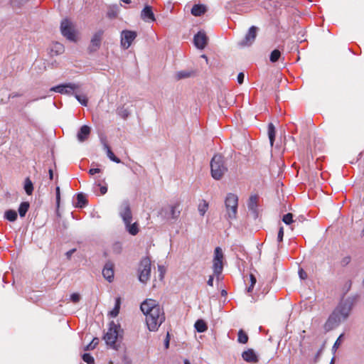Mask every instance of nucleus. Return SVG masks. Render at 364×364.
<instances>
[{
	"label": "nucleus",
	"instance_id": "72a5a7b5",
	"mask_svg": "<svg viewBox=\"0 0 364 364\" xmlns=\"http://www.w3.org/2000/svg\"><path fill=\"white\" fill-rule=\"evenodd\" d=\"M180 204L176 203L171 206V216L172 218L176 219L180 215L181 210L179 209Z\"/></svg>",
	"mask_w": 364,
	"mask_h": 364
},
{
	"label": "nucleus",
	"instance_id": "f704fd0d",
	"mask_svg": "<svg viewBox=\"0 0 364 364\" xmlns=\"http://www.w3.org/2000/svg\"><path fill=\"white\" fill-rule=\"evenodd\" d=\"M237 341L240 343H242V344H245L248 341V336H247V334L243 330H242V329H240L238 331V333H237Z\"/></svg>",
	"mask_w": 364,
	"mask_h": 364
},
{
	"label": "nucleus",
	"instance_id": "20e7f679",
	"mask_svg": "<svg viewBox=\"0 0 364 364\" xmlns=\"http://www.w3.org/2000/svg\"><path fill=\"white\" fill-rule=\"evenodd\" d=\"M211 175L215 180H220L228 168L225 165L224 159L221 155H215L210 162Z\"/></svg>",
	"mask_w": 364,
	"mask_h": 364
},
{
	"label": "nucleus",
	"instance_id": "e2e57ef3",
	"mask_svg": "<svg viewBox=\"0 0 364 364\" xmlns=\"http://www.w3.org/2000/svg\"><path fill=\"white\" fill-rule=\"evenodd\" d=\"M201 57H202L203 58H205L206 60H208V58H207V56H206V55H202V56H201Z\"/></svg>",
	"mask_w": 364,
	"mask_h": 364
},
{
	"label": "nucleus",
	"instance_id": "680f3d73",
	"mask_svg": "<svg viewBox=\"0 0 364 364\" xmlns=\"http://www.w3.org/2000/svg\"><path fill=\"white\" fill-rule=\"evenodd\" d=\"M184 364H191V363H190V362L187 359H186L184 360Z\"/></svg>",
	"mask_w": 364,
	"mask_h": 364
},
{
	"label": "nucleus",
	"instance_id": "e433bc0d",
	"mask_svg": "<svg viewBox=\"0 0 364 364\" xmlns=\"http://www.w3.org/2000/svg\"><path fill=\"white\" fill-rule=\"evenodd\" d=\"M99 188L100 195H105L107 191V187L106 186H101L100 183H95L93 187V191L97 195V189Z\"/></svg>",
	"mask_w": 364,
	"mask_h": 364
},
{
	"label": "nucleus",
	"instance_id": "a211bd4d",
	"mask_svg": "<svg viewBox=\"0 0 364 364\" xmlns=\"http://www.w3.org/2000/svg\"><path fill=\"white\" fill-rule=\"evenodd\" d=\"M91 129L87 125H83L77 132V138L80 142H83L87 139L90 134Z\"/></svg>",
	"mask_w": 364,
	"mask_h": 364
},
{
	"label": "nucleus",
	"instance_id": "4d7b16f0",
	"mask_svg": "<svg viewBox=\"0 0 364 364\" xmlns=\"http://www.w3.org/2000/svg\"><path fill=\"white\" fill-rule=\"evenodd\" d=\"M213 280H214L213 276H212V275L210 276L209 279H208V280L207 282L208 285H209L210 287H213Z\"/></svg>",
	"mask_w": 364,
	"mask_h": 364
},
{
	"label": "nucleus",
	"instance_id": "69168bd1",
	"mask_svg": "<svg viewBox=\"0 0 364 364\" xmlns=\"http://www.w3.org/2000/svg\"><path fill=\"white\" fill-rule=\"evenodd\" d=\"M330 364H333V358L331 360Z\"/></svg>",
	"mask_w": 364,
	"mask_h": 364
},
{
	"label": "nucleus",
	"instance_id": "a878e982",
	"mask_svg": "<svg viewBox=\"0 0 364 364\" xmlns=\"http://www.w3.org/2000/svg\"><path fill=\"white\" fill-rule=\"evenodd\" d=\"M129 233L132 235H136L139 232V228L136 223L132 224L124 223Z\"/></svg>",
	"mask_w": 364,
	"mask_h": 364
},
{
	"label": "nucleus",
	"instance_id": "7ed1b4c3",
	"mask_svg": "<svg viewBox=\"0 0 364 364\" xmlns=\"http://www.w3.org/2000/svg\"><path fill=\"white\" fill-rule=\"evenodd\" d=\"M123 330L119 324L115 323L114 321L109 323L107 332L104 336V339L107 346L110 348L117 350L119 345L117 341L122 338Z\"/></svg>",
	"mask_w": 364,
	"mask_h": 364
},
{
	"label": "nucleus",
	"instance_id": "c03bdc74",
	"mask_svg": "<svg viewBox=\"0 0 364 364\" xmlns=\"http://www.w3.org/2000/svg\"><path fill=\"white\" fill-rule=\"evenodd\" d=\"M351 261V257L350 256L348 255V256H345L344 257H343L341 260V265L343 266V267H345L346 265H348Z\"/></svg>",
	"mask_w": 364,
	"mask_h": 364
},
{
	"label": "nucleus",
	"instance_id": "8fccbe9b",
	"mask_svg": "<svg viewBox=\"0 0 364 364\" xmlns=\"http://www.w3.org/2000/svg\"><path fill=\"white\" fill-rule=\"evenodd\" d=\"M60 188L58 186V187H56V205H57L58 208L60 205Z\"/></svg>",
	"mask_w": 364,
	"mask_h": 364
},
{
	"label": "nucleus",
	"instance_id": "dca6fc26",
	"mask_svg": "<svg viewBox=\"0 0 364 364\" xmlns=\"http://www.w3.org/2000/svg\"><path fill=\"white\" fill-rule=\"evenodd\" d=\"M102 36V32L97 31L92 37L90 46L89 48L91 52L96 51L100 48L101 44Z\"/></svg>",
	"mask_w": 364,
	"mask_h": 364
},
{
	"label": "nucleus",
	"instance_id": "37998d69",
	"mask_svg": "<svg viewBox=\"0 0 364 364\" xmlns=\"http://www.w3.org/2000/svg\"><path fill=\"white\" fill-rule=\"evenodd\" d=\"M250 285L247 288V291L251 292L257 282L256 277L252 274H250Z\"/></svg>",
	"mask_w": 364,
	"mask_h": 364
},
{
	"label": "nucleus",
	"instance_id": "f3484780",
	"mask_svg": "<svg viewBox=\"0 0 364 364\" xmlns=\"http://www.w3.org/2000/svg\"><path fill=\"white\" fill-rule=\"evenodd\" d=\"M102 275L109 282H112L114 279V269L112 263L107 262L105 264L102 269Z\"/></svg>",
	"mask_w": 364,
	"mask_h": 364
},
{
	"label": "nucleus",
	"instance_id": "052dcab7",
	"mask_svg": "<svg viewBox=\"0 0 364 364\" xmlns=\"http://www.w3.org/2000/svg\"><path fill=\"white\" fill-rule=\"evenodd\" d=\"M122 2L123 3H125V4H130L131 3V0H121Z\"/></svg>",
	"mask_w": 364,
	"mask_h": 364
},
{
	"label": "nucleus",
	"instance_id": "6ab92c4d",
	"mask_svg": "<svg viewBox=\"0 0 364 364\" xmlns=\"http://www.w3.org/2000/svg\"><path fill=\"white\" fill-rule=\"evenodd\" d=\"M101 141H102V144L103 146V149L106 151L107 157L111 161H112L117 164L121 163V160L114 154V153L111 150L110 146L108 145V144L106 142V141L105 139H102Z\"/></svg>",
	"mask_w": 364,
	"mask_h": 364
},
{
	"label": "nucleus",
	"instance_id": "58836bf2",
	"mask_svg": "<svg viewBox=\"0 0 364 364\" xmlns=\"http://www.w3.org/2000/svg\"><path fill=\"white\" fill-rule=\"evenodd\" d=\"M282 221L287 225L291 224L294 222L293 220V214L290 213L285 214L282 218Z\"/></svg>",
	"mask_w": 364,
	"mask_h": 364
},
{
	"label": "nucleus",
	"instance_id": "a18cd8bd",
	"mask_svg": "<svg viewBox=\"0 0 364 364\" xmlns=\"http://www.w3.org/2000/svg\"><path fill=\"white\" fill-rule=\"evenodd\" d=\"M28 0H11L13 6H19L21 4L28 1Z\"/></svg>",
	"mask_w": 364,
	"mask_h": 364
},
{
	"label": "nucleus",
	"instance_id": "cd10ccee",
	"mask_svg": "<svg viewBox=\"0 0 364 364\" xmlns=\"http://www.w3.org/2000/svg\"><path fill=\"white\" fill-rule=\"evenodd\" d=\"M17 213L14 210H8L4 213V218L10 222L15 221L17 219Z\"/></svg>",
	"mask_w": 364,
	"mask_h": 364
},
{
	"label": "nucleus",
	"instance_id": "f257e3e1",
	"mask_svg": "<svg viewBox=\"0 0 364 364\" xmlns=\"http://www.w3.org/2000/svg\"><path fill=\"white\" fill-rule=\"evenodd\" d=\"M140 309L146 316V323L149 330L157 331L165 320L164 311L159 303L151 299H146L141 304Z\"/></svg>",
	"mask_w": 364,
	"mask_h": 364
},
{
	"label": "nucleus",
	"instance_id": "0e129e2a",
	"mask_svg": "<svg viewBox=\"0 0 364 364\" xmlns=\"http://www.w3.org/2000/svg\"><path fill=\"white\" fill-rule=\"evenodd\" d=\"M16 96H18L17 94H14V95H11V97H16Z\"/></svg>",
	"mask_w": 364,
	"mask_h": 364
},
{
	"label": "nucleus",
	"instance_id": "f8f14e48",
	"mask_svg": "<svg viewBox=\"0 0 364 364\" xmlns=\"http://www.w3.org/2000/svg\"><path fill=\"white\" fill-rule=\"evenodd\" d=\"M257 30V28L255 26L250 27L245 38L240 43V45L242 46H249L252 45L256 38Z\"/></svg>",
	"mask_w": 364,
	"mask_h": 364
},
{
	"label": "nucleus",
	"instance_id": "39448f33",
	"mask_svg": "<svg viewBox=\"0 0 364 364\" xmlns=\"http://www.w3.org/2000/svg\"><path fill=\"white\" fill-rule=\"evenodd\" d=\"M226 218L232 220L236 218L237 213L238 198L234 193H228L225 200Z\"/></svg>",
	"mask_w": 364,
	"mask_h": 364
},
{
	"label": "nucleus",
	"instance_id": "864d4df0",
	"mask_svg": "<svg viewBox=\"0 0 364 364\" xmlns=\"http://www.w3.org/2000/svg\"><path fill=\"white\" fill-rule=\"evenodd\" d=\"M158 269L160 272L161 279H162L164 277V272H165V269H164V266L159 265L158 266Z\"/></svg>",
	"mask_w": 364,
	"mask_h": 364
},
{
	"label": "nucleus",
	"instance_id": "bb28decb",
	"mask_svg": "<svg viewBox=\"0 0 364 364\" xmlns=\"http://www.w3.org/2000/svg\"><path fill=\"white\" fill-rule=\"evenodd\" d=\"M208 209V203L205 200H202L198 206V210L199 212V214L201 216H203L205 214V213L207 212Z\"/></svg>",
	"mask_w": 364,
	"mask_h": 364
},
{
	"label": "nucleus",
	"instance_id": "4be33fe9",
	"mask_svg": "<svg viewBox=\"0 0 364 364\" xmlns=\"http://www.w3.org/2000/svg\"><path fill=\"white\" fill-rule=\"evenodd\" d=\"M193 75V72L192 70H180L175 73V77L179 80L182 79H186L191 77Z\"/></svg>",
	"mask_w": 364,
	"mask_h": 364
},
{
	"label": "nucleus",
	"instance_id": "c9c22d12",
	"mask_svg": "<svg viewBox=\"0 0 364 364\" xmlns=\"http://www.w3.org/2000/svg\"><path fill=\"white\" fill-rule=\"evenodd\" d=\"M281 57V52L278 49H274L270 54L269 60L272 63H276Z\"/></svg>",
	"mask_w": 364,
	"mask_h": 364
},
{
	"label": "nucleus",
	"instance_id": "c756f323",
	"mask_svg": "<svg viewBox=\"0 0 364 364\" xmlns=\"http://www.w3.org/2000/svg\"><path fill=\"white\" fill-rule=\"evenodd\" d=\"M29 203L28 202H22L18 208L19 215L23 218L26 215L29 208Z\"/></svg>",
	"mask_w": 364,
	"mask_h": 364
},
{
	"label": "nucleus",
	"instance_id": "49530a36",
	"mask_svg": "<svg viewBox=\"0 0 364 364\" xmlns=\"http://www.w3.org/2000/svg\"><path fill=\"white\" fill-rule=\"evenodd\" d=\"M80 299V296L77 293H73L70 295V300L73 302V303H77Z\"/></svg>",
	"mask_w": 364,
	"mask_h": 364
},
{
	"label": "nucleus",
	"instance_id": "79ce46f5",
	"mask_svg": "<svg viewBox=\"0 0 364 364\" xmlns=\"http://www.w3.org/2000/svg\"><path fill=\"white\" fill-rule=\"evenodd\" d=\"M76 100L83 106L87 105V98L85 95H80L75 94V95Z\"/></svg>",
	"mask_w": 364,
	"mask_h": 364
},
{
	"label": "nucleus",
	"instance_id": "bf43d9fd",
	"mask_svg": "<svg viewBox=\"0 0 364 364\" xmlns=\"http://www.w3.org/2000/svg\"><path fill=\"white\" fill-rule=\"evenodd\" d=\"M48 172H49V178H50V180H52V179H53V170H52L51 168H50V169H49V171H48Z\"/></svg>",
	"mask_w": 364,
	"mask_h": 364
},
{
	"label": "nucleus",
	"instance_id": "6e6552de",
	"mask_svg": "<svg viewBox=\"0 0 364 364\" xmlns=\"http://www.w3.org/2000/svg\"><path fill=\"white\" fill-rule=\"evenodd\" d=\"M60 31L63 36H65L67 39L75 41V34L73 28V25L71 22H70L68 19H64L62 21L60 24Z\"/></svg>",
	"mask_w": 364,
	"mask_h": 364
},
{
	"label": "nucleus",
	"instance_id": "a19ab883",
	"mask_svg": "<svg viewBox=\"0 0 364 364\" xmlns=\"http://www.w3.org/2000/svg\"><path fill=\"white\" fill-rule=\"evenodd\" d=\"M82 360L87 364H94V358L90 353H84L82 356Z\"/></svg>",
	"mask_w": 364,
	"mask_h": 364
},
{
	"label": "nucleus",
	"instance_id": "de8ad7c7",
	"mask_svg": "<svg viewBox=\"0 0 364 364\" xmlns=\"http://www.w3.org/2000/svg\"><path fill=\"white\" fill-rule=\"evenodd\" d=\"M283 237H284V228H283V227H280L279 232H278V235H277V240L279 242H281L283 240Z\"/></svg>",
	"mask_w": 364,
	"mask_h": 364
},
{
	"label": "nucleus",
	"instance_id": "b1692460",
	"mask_svg": "<svg viewBox=\"0 0 364 364\" xmlns=\"http://www.w3.org/2000/svg\"><path fill=\"white\" fill-rule=\"evenodd\" d=\"M194 326L199 333H203L208 329L206 323L202 319L197 320Z\"/></svg>",
	"mask_w": 364,
	"mask_h": 364
},
{
	"label": "nucleus",
	"instance_id": "9d476101",
	"mask_svg": "<svg viewBox=\"0 0 364 364\" xmlns=\"http://www.w3.org/2000/svg\"><path fill=\"white\" fill-rule=\"evenodd\" d=\"M119 215L124 223H130L132 221V213L128 200H124L119 207Z\"/></svg>",
	"mask_w": 364,
	"mask_h": 364
},
{
	"label": "nucleus",
	"instance_id": "412c9836",
	"mask_svg": "<svg viewBox=\"0 0 364 364\" xmlns=\"http://www.w3.org/2000/svg\"><path fill=\"white\" fill-rule=\"evenodd\" d=\"M206 7L203 4H195L191 9V13L194 16H200L206 12Z\"/></svg>",
	"mask_w": 364,
	"mask_h": 364
},
{
	"label": "nucleus",
	"instance_id": "ea45409f",
	"mask_svg": "<svg viewBox=\"0 0 364 364\" xmlns=\"http://www.w3.org/2000/svg\"><path fill=\"white\" fill-rule=\"evenodd\" d=\"M117 113L124 119H126L130 114L129 110L124 107L119 109Z\"/></svg>",
	"mask_w": 364,
	"mask_h": 364
},
{
	"label": "nucleus",
	"instance_id": "0eeeda50",
	"mask_svg": "<svg viewBox=\"0 0 364 364\" xmlns=\"http://www.w3.org/2000/svg\"><path fill=\"white\" fill-rule=\"evenodd\" d=\"M223 252L220 247H217L214 251L213 269L215 275H220L223 269Z\"/></svg>",
	"mask_w": 364,
	"mask_h": 364
},
{
	"label": "nucleus",
	"instance_id": "f03ea898",
	"mask_svg": "<svg viewBox=\"0 0 364 364\" xmlns=\"http://www.w3.org/2000/svg\"><path fill=\"white\" fill-rule=\"evenodd\" d=\"M353 301L350 299L342 300L324 324V329L330 331L339 326L342 321L346 319L352 309Z\"/></svg>",
	"mask_w": 364,
	"mask_h": 364
},
{
	"label": "nucleus",
	"instance_id": "ddd939ff",
	"mask_svg": "<svg viewBox=\"0 0 364 364\" xmlns=\"http://www.w3.org/2000/svg\"><path fill=\"white\" fill-rule=\"evenodd\" d=\"M141 18L146 23H151L156 21L152 7L146 5L141 12Z\"/></svg>",
	"mask_w": 364,
	"mask_h": 364
},
{
	"label": "nucleus",
	"instance_id": "13d9d810",
	"mask_svg": "<svg viewBox=\"0 0 364 364\" xmlns=\"http://www.w3.org/2000/svg\"><path fill=\"white\" fill-rule=\"evenodd\" d=\"M75 251V249H73V250H69L68 252H66V255L67 257L69 258L71 257V255L74 253V252Z\"/></svg>",
	"mask_w": 364,
	"mask_h": 364
},
{
	"label": "nucleus",
	"instance_id": "2eb2a0df",
	"mask_svg": "<svg viewBox=\"0 0 364 364\" xmlns=\"http://www.w3.org/2000/svg\"><path fill=\"white\" fill-rule=\"evenodd\" d=\"M242 358L245 361L250 363H257L259 361L257 355L252 348L245 350L242 353Z\"/></svg>",
	"mask_w": 364,
	"mask_h": 364
},
{
	"label": "nucleus",
	"instance_id": "393cba45",
	"mask_svg": "<svg viewBox=\"0 0 364 364\" xmlns=\"http://www.w3.org/2000/svg\"><path fill=\"white\" fill-rule=\"evenodd\" d=\"M268 136L270 145L272 146L275 139V127L272 123L268 124Z\"/></svg>",
	"mask_w": 364,
	"mask_h": 364
},
{
	"label": "nucleus",
	"instance_id": "4c0bfd02",
	"mask_svg": "<svg viewBox=\"0 0 364 364\" xmlns=\"http://www.w3.org/2000/svg\"><path fill=\"white\" fill-rule=\"evenodd\" d=\"M98 343H99V340H98V338H94L92 339V341H91L88 345H87V346L85 347L84 350H92V349H94V348L97 346V345L98 344Z\"/></svg>",
	"mask_w": 364,
	"mask_h": 364
},
{
	"label": "nucleus",
	"instance_id": "aec40b11",
	"mask_svg": "<svg viewBox=\"0 0 364 364\" xmlns=\"http://www.w3.org/2000/svg\"><path fill=\"white\" fill-rule=\"evenodd\" d=\"M257 200L258 196L256 195L251 196L249 198L247 206L250 211L257 216Z\"/></svg>",
	"mask_w": 364,
	"mask_h": 364
},
{
	"label": "nucleus",
	"instance_id": "338daca9",
	"mask_svg": "<svg viewBox=\"0 0 364 364\" xmlns=\"http://www.w3.org/2000/svg\"><path fill=\"white\" fill-rule=\"evenodd\" d=\"M363 285H364V279H363Z\"/></svg>",
	"mask_w": 364,
	"mask_h": 364
},
{
	"label": "nucleus",
	"instance_id": "6e6d98bb",
	"mask_svg": "<svg viewBox=\"0 0 364 364\" xmlns=\"http://www.w3.org/2000/svg\"><path fill=\"white\" fill-rule=\"evenodd\" d=\"M165 348L167 349L169 347V333H168L164 341Z\"/></svg>",
	"mask_w": 364,
	"mask_h": 364
},
{
	"label": "nucleus",
	"instance_id": "473e14b6",
	"mask_svg": "<svg viewBox=\"0 0 364 364\" xmlns=\"http://www.w3.org/2000/svg\"><path fill=\"white\" fill-rule=\"evenodd\" d=\"M24 190L27 195L31 196L33 191V186L32 181L29 178H26L24 183Z\"/></svg>",
	"mask_w": 364,
	"mask_h": 364
},
{
	"label": "nucleus",
	"instance_id": "603ef678",
	"mask_svg": "<svg viewBox=\"0 0 364 364\" xmlns=\"http://www.w3.org/2000/svg\"><path fill=\"white\" fill-rule=\"evenodd\" d=\"M299 277L301 279H305L307 277V274L302 269H299Z\"/></svg>",
	"mask_w": 364,
	"mask_h": 364
},
{
	"label": "nucleus",
	"instance_id": "1a4fd4ad",
	"mask_svg": "<svg viewBox=\"0 0 364 364\" xmlns=\"http://www.w3.org/2000/svg\"><path fill=\"white\" fill-rule=\"evenodd\" d=\"M79 85L75 83H65L54 86L50 89V91L58 92L60 94L72 95L75 90L78 89Z\"/></svg>",
	"mask_w": 364,
	"mask_h": 364
},
{
	"label": "nucleus",
	"instance_id": "09e8293b",
	"mask_svg": "<svg viewBox=\"0 0 364 364\" xmlns=\"http://www.w3.org/2000/svg\"><path fill=\"white\" fill-rule=\"evenodd\" d=\"M343 336V334H341L340 336L337 338V340L336 341L333 346V349H334L335 350L339 347V346L341 345V339Z\"/></svg>",
	"mask_w": 364,
	"mask_h": 364
},
{
	"label": "nucleus",
	"instance_id": "5fc2aeb1",
	"mask_svg": "<svg viewBox=\"0 0 364 364\" xmlns=\"http://www.w3.org/2000/svg\"><path fill=\"white\" fill-rule=\"evenodd\" d=\"M100 168H90V171H89V173L90 175H95L97 173H100Z\"/></svg>",
	"mask_w": 364,
	"mask_h": 364
},
{
	"label": "nucleus",
	"instance_id": "c85d7f7f",
	"mask_svg": "<svg viewBox=\"0 0 364 364\" xmlns=\"http://www.w3.org/2000/svg\"><path fill=\"white\" fill-rule=\"evenodd\" d=\"M77 203L76 206L79 208L85 207L87 203L85 196L82 193L77 194Z\"/></svg>",
	"mask_w": 364,
	"mask_h": 364
},
{
	"label": "nucleus",
	"instance_id": "7c9ffc66",
	"mask_svg": "<svg viewBox=\"0 0 364 364\" xmlns=\"http://www.w3.org/2000/svg\"><path fill=\"white\" fill-rule=\"evenodd\" d=\"M120 305H121V301L120 298H117L115 300V305L114 309L109 312V315L112 317H116L119 313L120 309Z\"/></svg>",
	"mask_w": 364,
	"mask_h": 364
},
{
	"label": "nucleus",
	"instance_id": "3c124183",
	"mask_svg": "<svg viewBox=\"0 0 364 364\" xmlns=\"http://www.w3.org/2000/svg\"><path fill=\"white\" fill-rule=\"evenodd\" d=\"M244 78H245V75L243 73H240L238 75H237V82L240 85L242 84L243 82H244Z\"/></svg>",
	"mask_w": 364,
	"mask_h": 364
},
{
	"label": "nucleus",
	"instance_id": "423d86ee",
	"mask_svg": "<svg viewBox=\"0 0 364 364\" xmlns=\"http://www.w3.org/2000/svg\"><path fill=\"white\" fill-rule=\"evenodd\" d=\"M139 280L141 283H146L151 274V260L148 257L143 258L139 267Z\"/></svg>",
	"mask_w": 364,
	"mask_h": 364
},
{
	"label": "nucleus",
	"instance_id": "2f4dec72",
	"mask_svg": "<svg viewBox=\"0 0 364 364\" xmlns=\"http://www.w3.org/2000/svg\"><path fill=\"white\" fill-rule=\"evenodd\" d=\"M119 6L117 5L111 6L107 11V16L111 18H116L118 15Z\"/></svg>",
	"mask_w": 364,
	"mask_h": 364
},
{
	"label": "nucleus",
	"instance_id": "5701e85b",
	"mask_svg": "<svg viewBox=\"0 0 364 364\" xmlns=\"http://www.w3.org/2000/svg\"><path fill=\"white\" fill-rule=\"evenodd\" d=\"M50 51L55 55L61 54L64 52V46L62 43L55 42L51 46Z\"/></svg>",
	"mask_w": 364,
	"mask_h": 364
},
{
	"label": "nucleus",
	"instance_id": "4468645a",
	"mask_svg": "<svg viewBox=\"0 0 364 364\" xmlns=\"http://www.w3.org/2000/svg\"><path fill=\"white\" fill-rule=\"evenodd\" d=\"M208 38L204 31H200L194 36V45L199 49H203L205 47Z\"/></svg>",
	"mask_w": 364,
	"mask_h": 364
},
{
	"label": "nucleus",
	"instance_id": "9b49d317",
	"mask_svg": "<svg viewBox=\"0 0 364 364\" xmlns=\"http://www.w3.org/2000/svg\"><path fill=\"white\" fill-rule=\"evenodd\" d=\"M137 34L135 31L124 30L121 33V46L123 48L127 49L136 38Z\"/></svg>",
	"mask_w": 364,
	"mask_h": 364
}]
</instances>
